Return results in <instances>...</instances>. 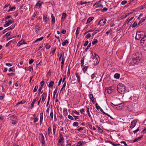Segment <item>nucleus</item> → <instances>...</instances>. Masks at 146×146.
Returning a JSON list of instances; mask_svg holds the SVG:
<instances>
[{"mask_svg": "<svg viewBox=\"0 0 146 146\" xmlns=\"http://www.w3.org/2000/svg\"><path fill=\"white\" fill-rule=\"evenodd\" d=\"M125 87L124 84L120 83L117 85V90L120 94H124L125 93Z\"/></svg>", "mask_w": 146, "mask_h": 146, "instance_id": "obj_1", "label": "nucleus"}, {"mask_svg": "<svg viewBox=\"0 0 146 146\" xmlns=\"http://www.w3.org/2000/svg\"><path fill=\"white\" fill-rule=\"evenodd\" d=\"M91 53L92 54L91 58H92V57L93 56L92 58L93 59L94 64L95 65H97L98 64L99 62V57L98 55L92 51H91Z\"/></svg>", "mask_w": 146, "mask_h": 146, "instance_id": "obj_2", "label": "nucleus"}, {"mask_svg": "<svg viewBox=\"0 0 146 146\" xmlns=\"http://www.w3.org/2000/svg\"><path fill=\"white\" fill-rule=\"evenodd\" d=\"M141 58V55L138 53H137L133 56L132 60V63L135 64Z\"/></svg>", "mask_w": 146, "mask_h": 146, "instance_id": "obj_3", "label": "nucleus"}, {"mask_svg": "<svg viewBox=\"0 0 146 146\" xmlns=\"http://www.w3.org/2000/svg\"><path fill=\"white\" fill-rule=\"evenodd\" d=\"M42 93V95L41 97H42V100L41 102V103L43 104L45 100L46 99V94L45 95L44 92L43 93V91H42L41 92V94Z\"/></svg>", "mask_w": 146, "mask_h": 146, "instance_id": "obj_4", "label": "nucleus"}, {"mask_svg": "<svg viewBox=\"0 0 146 146\" xmlns=\"http://www.w3.org/2000/svg\"><path fill=\"white\" fill-rule=\"evenodd\" d=\"M106 21L107 20L105 19H102L99 21L98 25L100 24L101 25V26H103L105 24Z\"/></svg>", "mask_w": 146, "mask_h": 146, "instance_id": "obj_5", "label": "nucleus"}, {"mask_svg": "<svg viewBox=\"0 0 146 146\" xmlns=\"http://www.w3.org/2000/svg\"><path fill=\"white\" fill-rule=\"evenodd\" d=\"M13 23V21L11 20H9L8 21L5 22V24L4 25V27H6Z\"/></svg>", "mask_w": 146, "mask_h": 146, "instance_id": "obj_6", "label": "nucleus"}, {"mask_svg": "<svg viewBox=\"0 0 146 146\" xmlns=\"http://www.w3.org/2000/svg\"><path fill=\"white\" fill-rule=\"evenodd\" d=\"M113 88V87L111 86L108 88H107V89L106 90V92L109 94L111 93L112 92Z\"/></svg>", "mask_w": 146, "mask_h": 146, "instance_id": "obj_7", "label": "nucleus"}, {"mask_svg": "<svg viewBox=\"0 0 146 146\" xmlns=\"http://www.w3.org/2000/svg\"><path fill=\"white\" fill-rule=\"evenodd\" d=\"M137 121L135 120H133L132 121L131 123V125L130 126V128L132 129L133 128L136 124Z\"/></svg>", "mask_w": 146, "mask_h": 146, "instance_id": "obj_8", "label": "nucleus"}, {"mask_svg": "<svg viewBox=\"0 0 146 146\" xmlns=\"http://www.w3.org/2000/svg\"><path fill=\"white\" fill-rule=\"evenodd\" d=\"M146 43V37L144 36L143 37L141 40V44L143 45L144 44Z\"/></svg>", "mask_w": 146, "mask_h": 146, "instance_id": "obj_9", "label": "nucleus"}, {"mask_svg": "<svg viewBox=\"0 0 146 146\" xmlns=\"http://www.w3.org/2000/svg\"><path fill=\"white\" fill-rule=\"evenodd\" d=\"M86 143V142L85 141H80L77 143L76 146H83Z\"/></svg>", "mask_w": 146, "mask_h": 146, "instance_id": "obj_10", "label": "nucleus"}, {"mask_svg": "<svg viewBox=\"0 0 146 146\" xmlns=\"http://www.w3.org/2000/svg\"><path fill=\"white\" fill-rule=\"evenodd\" d=\"M16 25L15 24H13L11 26H10L9 27L7 28L5 30H10L11 29H13L14 28L15 26Z\"/></svg>", "mask_w": 146, "mask_h": 146, "instance_id": "obj_11", "label": "nucleus"}, {"mask_svg": "<svg viewBox=\"0 0 146 146\" xmlns=\"http://www.w3.org/2000/svg\"><path fill=\"white\" fill-rule=\"evenodd\" d=\"M59 139L58 141V143H60L62 142V141L64 140V138L62 136V135L60 134L59 136Z\"/></svg>", "mask_w": 146, "mask_h": 146, "instance_id": "obj_12", "label": "nucleus"}, {"mask_svg": "<svg viewBox=\"0 0 146 146\" xmlns=\"http://www.w3.org/2000/svg\"><path fill=\"white\" fill-rule=\"evenodd\" d=\"M43 113H41L40 114V123L41 124L42 123V122L43 119Z\"/></svg>", "mask_w": 146, "mask_h": 146, "instance_id": "obj_13", "label": "nucleus"}, {"mask_svg": "<svg viewBox=\"0 0 146 146\" xmlns=\"http://www.w3.org/2000/svg\"><path fill=\"white\" fill-rule=\"evenodd\" d=\"M43 21L46 23H47L48 21L47 16H44L43 17Z\"/></svg>", "mask_w": 146, "mask_h": 146, "instance_id": "obj_14", "label": "nucleus"}, {"mask_svg": "<svg viewBox=\"0 0 146 146\" xmlns=\"http://www.w3.org/2000/svg\"><path fill=\"white\" fill-rule=\"evenodd\" d=\"M42 3L43 2H41L40 1H38V3H37L36 5V7L38 8V7L41 6Z\"/></svg>", "mask_w": 146, "mask_h": 146, "instance_id": "obj_15", "label": "nucleus"}, {"mask_svg": "<svg viewBox=\"0 0 146 146\" xmlns=\"http://www.w3.org/2000/svg\"><path fill=\"white\" fill-rule=\"evenodd\" d=\"M138 32L136 33V35L135 37V38L136 39L139 40L140 39L141 35V34H138Z\"/></svg>", "mask_w": 146, "mask_h": 146, "instance_id": "obj_16", "label": "nucleus"}, {"mask_svg": "<svg viewBox=\"0 0 146 146\" xmlns=\"http://www.w3.org/2000/svg\"><path fill=\"white\" fill-rule=\"evenodd\" d=\"M94 19V18L92 17H89L87 20V22L86 23V24H87L88 23H90V22H91L93 19Z\"/></svg>", "mask_w": 146, "mask_h": 146, "instance_id": "obj_17", "label": "nucleus"}, {"mask_svg": "<svg viewBox=\"0 0 146 146\" xmlns=\"http://www.w3.org/2000/svg\"><path fill=\"white\" fill-rule=\"evenodd\" d=\"M25 70L29 71L30 72H31L33 71V68L32 67L29 66L25 68Z\"/></svg>", "mask_w": 146, "mask_h": 146, "instance_id": "obj_18", "label": "nucleus"}, {"mask_svg": "<svg viewBox=\"0 0 146 146\" xmlns=\"http://www.w3.org/2000/svg\"><path fill=\"white\" fill-rule=\"evenodd\" d=\"M55 22V18L54 16L52 14L51 15V22L52 24L54 23Z\"/></svg>", "mask_w": 146, "mask_h": 146, "instance_id": "obj_19", "label": "nucleus"}, {"mask_svg": "<svg viewBox=\"0 0 146 146\" xmlns=\"http://www.w3.org/2000/svg\"><path fill=\"white\" fill-rule=\"evenodd\" d=\"M10 119L12 120L17 119V117H16V116L15 115H13L11 116H10Z\"/></svg>", "mask_w": 146, "mask_h": 146, "instance_id": "obj_20", "label": "nucleus"}, {"mask_svg": "<svg viewBox=\"0 0 146 146\" xmlns=\"http://www.w3.org/2000/svg\"><path fill=\"white\" fill-rule=\"evenodd\" d=\"M120 76V74L118 73H115L114 76V78L116 79H119V78Z\"/></svg>", "mask_w": 146, "mask_h": 146, "instance_id": "obj_21", "label": "nucleus"}, {"mask_svg": "<svg viewBox=\"0 0 146 146\" xmlns=\"http://www.w3.org/2000/svg\"><path fill=\"white\" fill-rule=\"evenodd\" d=\"M76 77L77 78V80L78 82H79L80 81V76H79V75L78 74L76 73Z\"/></svg>", "mask_w": 146, "mask_h": 146, "instance_id": "obj_22", "label": "nucleus"}, {"mask_svg": "<svg viewBox=\"0 0 146 146\" xmlns=\"http://www.w3.org/2000/svg\"><path fill=\"white\" fill-rule=\"evenodd\" d=\"M54 84V82L53 81H51L50 82L48 85V87H52L53 86V85Z\"/></svg>", "mask_w": 146, "mask_h": 146, "instance_id": "obj_23", "label": "nucleus"}, {"mask_svg": "<svg viewBox=\"0 0 146 146\" xmlns=\"http://www.w3.org/2000/svg\"><path fill=\"white\" fill-rule=\"evenodd\" d=\"M56 130V126L55 125H53V134L54 135H55V133Z\"/></svg>", "mask_w": 146, "mask_h": 146, "instance_id": "obj_24", "label": "nucleus"}, {"mask_svg": "<svg viewBox=\"0 0 146 146\" xmlns=\"http://www.w3.org/2000/svg\"><path fill=\"white\" fill-rule=\"evenodd\" d=\"M44 37L42 36L40 38L37 39L34 42H37L38 41H41L43 38Z\"/></svg>", "mask_w": 146, "mask_h": 146, "instance_id": "obj_25", "label": "nucleus"}, {"mask_svg": "<svg viewBox=\"0 0 146 146\" xmlns=\"http://www.w3.org/2000/svg\"><path fill=\"white\" fill-rule=\"evenodd\" d=\"M80 28L79 27H78L76 29V36H77L79 33V31L80 30Z\"/></svg>", "mask_w": 146, "mask_h": 146, "instance_id": "obj_26", "label": "nucleus"}, {"mask_svg": "<svg viewBox=\"0 0 146 146\" xmlns=\"http://www.w3.org/2000/svg\"><path fill=\"white\" fill-rule=\"evenodd\" d=\"M25 101H21L18 103H17L16 105V106H17L19 105H20L21 104H24L25 103Z\"/></svg>", "mask_w": 146, "mask_h": 146, "instance_id": "obj_27", "label": "nucleus"}, {"mask_svg": "<svg viewBox=\"0 0 146 146\" xmlns=\"http://www.w3.org/2000/svg\"><path fill=\"white\" fill-rule=\"evenodd\" d=\"M98 42V40L96 39H94L93 41L92 42V44L93 45H94L96 44Z\"/></svg>", "mask_w": 146, "mask_h": 146, "instance_id": "obj_28", "label": "nucleus"}, {"mask_svg": "<svg viewBox=\"0 0 146 146\" xmlns=\"http://www.w3.org/2000/svg\"><path fill=\"white\" fill-rule=\"evenodd\" d=\"M66 13H63L62 15V16L61 18V19H65L66 18Z\"/></svg>", "mask_w": 146, "mask_h": 146, "instance_id": "obj_29", "label": "nucleus"}, {"mask_svg": "<svg viewBox=\"0 0 146 146\" xmlns=\"http://www.w3.org/2000/svg\"><path fill=\"white\" fill-rule=\"evenodd\" d=\"M19 43L20 44H21V45L23 44H27V43L25 41L23 40H21V41H19Z\"/></svg>", "mask_w": 146, "mask_h": 146, "instance_id": "obj_30", "label": "nucleus"}, {"mask_svg": "<svg viewBox=\"0 0 146 146\" xmlns=\"http://www.w3.org/2000/svg\"><path fill=\"white\" fill-rule=\"evenodd\" d=\"M84 57L82 58L81 60V67H82L84 66Z\"/></svg>", "mask_w": 146, "mask_h": 146, "instance_id": "obj_31", "label": "nucleus"}, {"mask_svg": "<svg viewBox=\"0 0 146 146\" xmlns=\"http://www.w3.org/2000/svg\"><path fill=\"white\" fill-rule=\"evenodd\" d=\"M145 20V18H143L138 23V25H139L140 24H141Z\"/></svg>", "mask_w": 146, "mask_h": 146, "instance_id": "obj_32", "label": "nucleus"}, {"mask_svg": "<svg viewBox=\"0 0 146 146\" xmlns=\"http://www.w3.org/2000/svg\"><path fill=\"white\" fill-rule=\"evenodd\" d=\"M39 137L41 138V140H44V137L42 133H40L39 134Z\"/></svg>", "mask_w": 146, "mask_h": 146, "instance_id": "obj_33", "label": "nucleus"}, {"mask_svg": "<svg viewBox=\"0 0 146 146\" xmlns=\"http://www.w3.org/2000/svg\"><path fill=\"white\" fill-rule=\"evenodd\" d=\"M47 100H48L47 102V103L46 104L47 106L49 104V101H50V94H49V96L48 97Z\"/></svg>", "mask_w": 146, "mask_h": 146, "instance_id": "obj_34", "label": "nucleus"}, {"mask_svg": "<svg viewBox=\"0 0 146 146\" xmlns=\"http://www.w3.org/2000/svg\"><path fill=\"white\" fill-rule=\"evenodd\" d=\"M87 112L88 113V116L90 117H91V115L90 113L89 108H87Z\"/></svg>", "mask_w": 146, "mask_h": 146, "instance_id": "obj_35", "label": "nucleus"}, {"mask_svg": "<svg viewBox=\"0 0 146 146\" xmlns=\"http://www.w3.org/2000/svg\"><path fill=\"white\" fill-rule=\"evenodd\" d=\"M78 123L77 122H74L72 124L73 126L77 127L78 126Z\"/></svg>", "mask_w": 146, "mask_h": 146, "instance_id": "obj_36", "label": "nucleus"}, {"mask_svg": "<svg viewBox=\"0 0 146 146\" xmlns=\"http://www.w3.org/2000/svg\"><path fill=\"white\" fill-rule=\"evenodd\" d=\"M89 98L91 100L93 99L94 98V96L92 94H89Z\"/></svg>", "mask_w": 146, "mask_h": 146, "instance_id": "obj_37", "label": "nucleus"}, {"mask_svg": "<svg viewBox=\"0 0 146 146\" xmlns=\"http://www.w3.org/2000/svg\"><path fill=\"white\" fill-rule=\"evenodd\" d=\"M88 66H85L83 69L84 73H85L86 71H87V69L88 68Z\"/></svg>", "mask_w": 146, "mask_h": 146, "instance_id": "obj_38", "label": "nucleus"}, {"mask_svg": "<svg viewBox=\"0 0 146 146\" xmlns=\"http://www.w3.org/2000/svg\"><path fill=\"white\" fill-rule=\"evenodd\" d=\"M53 112L52 111H51L50 114V118L52 119H53Z\"/></svg>", "mask_w": 146, "mask_h": 146, "instance_id": "obj_39", "label": "nucleus"}, {"mask_svg": "<svg viewBox=\"0 0 146 146\" xmlns=\"http://www.w3.org/2000/svg\"><path fill=\"white\" fill-rule=\"evenodd\" d=\"M68 43V41L67 40H65L64 42L62 43V45L63 46H65L66 44V43Z\"/></svg>", "mask_w": 146, "mask_h": 146, "instance_id": "obj_40", "label": "nucleus"}, {"mask_svg": "<svg viewBox=\"0 0 146 146\" xmlns=\"http://www.w3.org/2000/svg\"><path fill=\"white\" fill-rule=\"evenodd\" d=\"M68 119H70V120H74V118L72 116H71L70 115H68Z\"/></svg>", "mask_w": 146, "mask_h": 146, "instance_id": "obj_41", "label": "nucleus"}, {"mask_svg": "<svg viewBox=\"0 0 146 146\" xmlns=\"http://www.w3.org/2000/svg\"><path fill=\"white\" fill-rule=\"evenodd\" d=\"M38 99V97H36L33 101L32 103L34 104L35 103L36 101H37Z\"/></svg>", "mask_w": 146, "mask_h": 146, "instance_id": "obj_42", "label": "nucleus"}, {"mask_svg": "<svg viewBox=\"0 0 146 146\" xmlns=\"http://www.w3.org/2000/svg\"><path fill=\"white\" fill-rule=\"evenodd\" d=\"M50 47V46L48 43L46 44L45 45L46 48L47 49L49 48Z\"/></svg>", "mask_w": 146, "mask_h": 146, "instance_id": "obj_43", "label": "nucleus"}, {"mask_svg": "<svg viewBox=\"0 0 146 146\" xmlns=\"http://www.w3.org/2000/svg\"><path fill=\"white\" fill-rule=\"evenodd\" d=\"M70 68L68 67L67 72V76H68L70 74Z\"/></svg>", "mask_w": 146, "mask_h": 146, "instance_id": "obj_44", "label": "nucleus"}, {"mask_svg": "<svg viewBox=\"0 0 146 146\" xmlns=\"http://www.w3.org/2000/svg\"><path fill=\"white\" fill-rule=\"evenodd\" d=\"M96 75V72L94 73L93 74H92L91 76V78L93 79L95 77V75Z\"/></svg>", "mask_w": 146, "mask_h": 146, "instance_id": "obj_45", "label": "nucleus"}, {"mask_svg": "<svg viewBox=\"0 0 146 146\" xmlns=\"http://www.w3.org/2000/svg\"><path fill=\"white\" fill-rule=\"evenodd\" d=\"M99 31L98 30H96L94 32H93L92 34V36H93L98 32H99Z\"/></svg>", "mask_w": 146, "mask_h": 146, "instance_id": "obj_46", "label": "nucleus"}, {"mask_svg": "<svg viewBox=\"0 0 146 146\" xmlns=\"http://www.w3.org/2000/svg\"><path fill=\"white\" fill-rule=\"evenodd\" d=\"M142 137H143V136H141V137H139L137 138H135L133 141V142H135L137 141L138 140L141 138Z\"/></svg>", "mask_w": 146, "mask_h": 146, "instance_id": "obj_47", "label": "nucleus"}, {"mask_svg": "<svg viewBox=\"0 0 146 146\" xmlns=\"http://www.w3.org/2000/svg\"><path fill=\"white\" fill-rule=\"evenodd\" d=\"M91 36V35L90 33L88 34L85 37L88 39L90 38Z\"/></svg>", "mask_w": 146, "mask_h": 146, "instance_id": "obj_48", "label": "nucleus"}, {"mask_svg": "<svg viewBox=\"0 0 146 146\" xmlns=\"http://www.w3.org/2000/svg\"><path fill=\"white\" fill-rule=\"evenodd\" d=\"M127 1L124 0V1H122L121 2V4L122 5H124L125 4L127 3Z\"/></svg>", "mask_w": 146, "mask_h": 146, "instance_id": "obj_49", "label": "nucleus"}, {"mask_svg": "<svg viewBox=\"0 0 146 146\" xmlns=\"http://www.w3.org/2000/svg\"><path fill=\"white\" fill-rule=\"evenodd\" d=\"M112 32V30L111 29L109 30L108 31L106 32V34L107 35H108L110 33H111H111Z\"/></svg>", "mask_w": 146, "mask_h": 146, "instance_id": "obj_50", "label": "nucleus"}, {"mask_svg": "<svg viewBox=\"0 0 146 146\" xmlns=\"http://www.w3.org/2000/svg\"><path fill=\"white\" fill-rule=\"evenodd\" d=\"M127 110L129 111L130 112H133V110L132 108H128Z\"/></svg>", "mask_w": 146, "mask_h": 146, "instance_id": "obj_51", "label": "nucleus"}, {"mask_svg": "<svg viewBox=\"0 0 146 146\" xmlns=\"http://www.w3.org/2000/svg\"><path fill=\"white\" fill-rule=\"evenodd\" d=\"M57 89V88L56 87V89L53 92V98H54L55 94L56 93Z\"/></svg>", "mask_w": 146, "mask_h": 146, "instance_id": "obj_52", "label": "nucleus"}, {"mask_svg": "<svg viewBox=\"0 0 146 146\" xmlns=\"http://www.w3.org/2000/svg\"><path fill=\"white\" fill-rule=\"evenodd\" d=\"M137 25V23L136 22H135L132 25V27L133 28L135 27Z\"/></svg>", "mask_w": 146, "mask_h": 146, "instance_id": "obj_53", "label": "nucleus"}, {"mask_svg": "<svg viewBox=\"0 0 146 146\" xmlns=\"http://www.w3.org/2000/svg\"><path fill=\"white\" fill-rule=\"evenodd\" d=\"M91 45V42L88 45V46L85 49V50L86 51L87 50H88L89 48L90 47Z\"/></svg>", "mask_w": 146, "mask_h": 146, "instance_id": "obj_54", "label": "nucleus"}, {"mask_svg": "<svg viewBox=\"0 0 146 146\" xmlns=\"http://www.w3.org/2000/svg\"><path fill=\"white\" fill-rule=\"evenodd\" d=\"M15 9V7H12L8 11V12H9L11 11H12L13 9Z\"/></svg>", "mask_w": 146, "mask_h": 146, "instance_id": "obj_55", "label": "nucleus"}, {"mask_svg": "<svg viewBox=\"0 0 146 146\" xmlns=\"http://www.w3.org/2000/svg\"><path fill=\"white\" fill-rule=\"evenodd\" d=\"M10 34L9 33H6L5 35L3 36L4 38L5 36H6V37H7L10 36Z\"/></svg>", "mask_w": 146, "mask_h": 146, "instance_id": "obj_56", "label": "nucleus"}, {"mask_svg": "<svg viewBox=\"0 0 146 146\" xmlns=\"http://www.w3.org/2000/svg\"><path fill=\"white\" fill-rule=\"evenodd\" d=\"M34 119V123H35L38 120V119L37 117H35L33 118Z\"/></svg>", "mask_w": 146, "mask_h": 146, "instance_id": "obj_57", "label": "nucleus"}, {"mask_svg": "<svg viewBox=\"0 0 146 146\" xmlns=\"http://www.w3.org/2000/svg\"><path fill=\"white\" fill-rule=\"evenodd\" d=\"M38 88V86H37V85L35 87V88H34V89L33 92H36L37 91V90Z\"/></svg>", "mask_w": 146, "mask_h": 146, "instance_id": "obj_58", "label": "nucleus"}, {"mask_svg": "<svg viewBox=\"0 0 146 146\" xmlns=\"http://www.w3.org/2000/svg\"><path fill=\"white\" fill-rule=\"evenodd\" d=\"M139 127H138L137 129H136V130H135L133 132L134 133V134H135V133H136L137 132H138V131H139Z\"/></svg>", "mask_w": 146, "mask_h": 146, "instance_id": "obj_59", "label": "nucleus"}, {"mask_svg": "<svg viewBox=\"0 0 146 146\" xmlns=\"http://www.w3.org/2000/svg\"><path fill=\"white\" fill-rule=\"evenodd\" d=\"M72 112L75 113V114H76L77 115H79V113L77 111H76V110H74L72 111Z\"/></svg>", "mask_w": 146, "mask_h": 146, "instance_id": "obj_60", "label": "nucleus"}, {"mask_svg": "<svg viewBox=\"0 0 146 146\" xmlns=\"http://www.w3.org/2000/svg\"><path fill=\"white\" fill-rule=\"evenodd\" d=\"M16 119H14V120H12V121L11 122L12 124H14V125L16 124Z\"/></svg>", "mask_w": 146, "mask_h": 146, "instance_id": "obj_61", "label": "nucleus"}, {"mask_svg": "<svg viewBox=\"0 0 146 146\" xmlns=\"http://www.w3.org/2000/svg\"><path fill=\"white\" fill-rule=\"evenodd\" d=\"M44 82L43 81H42L40 82V84H41V86H40V87L42 88L43 87V85L44 84Z\"/></svg>", "mask_w": 146, "mask_h": 146, "instance_id": "obj_62", "label": "nucleus"}, {"mask_svg": "<svg viewBox=\"0 0 146 146\" xmlns=\"http://www.w3.org/2000/svg\"><path fill=\"white\" fill-rule=\"evenodd\" d=\"M15 75V74L13 73H8L7 75L9 76H14Z\"/></svg>", "mask_w": 146, "mask_h": 146, "instance_id": "obj_63", "label": "nucleus"}, {"mask_svg": "<svg viewBox=\"0 0 146 146\" xmlns=\"http://www.w3.org/2000/svg\"><path fill=\"white\" fill-rule=\"evenodd\" d=\"M108 10V9L106 8H104L102 10V12H106V11Z\"/></svg>", "mask_w": 146, "mask_h": 146, "instance_id": "obj_64", "label": "nucleus"}]
</instances>
